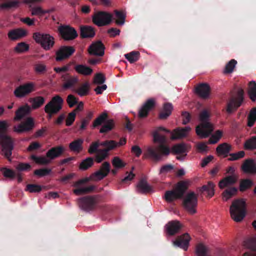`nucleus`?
I'll use <instances>...</instances> for the list:
<instances>
[{"label": "nucleus", "instance_id": "54", "mask_svg": "<svg viewBox=\"0 0 256 256\" xmlns=\"http://www.w3.org/2000/svg\"><path fill=\"white\" fill-rule=\"evenodd\" d=\"M114 13L116 18V24L120 26L123 25L125 22V14L122 12L118 10H115Z\"/></svg>", "mask_w": 256, "mask_h": 256}, {"label": "nucleus", "instance_id": "32", "mask_svg": "<svg viewBox=\"0 0 256 256\" xmlns=\"http://www.w3.org/2000/svg\"><path fill=\"white\" fill-rule=\"evenodd\" d=\"M214 184L212 182H208L207 184L202 186L200 188V191L201 193L206 192L207 196L212 198L214 194Z\"/></svg>", "mask_w": 256, "mask_h": 256}, {"label": "nucleus", "instance_id": "1", "mask_svg": "<svg viewBox=\"0 0 256 256\" xmlns=\"http://www.w3.org/2000/svg\"><path fill=\"white\" fill-rule=\"evenodd\" d=\"M164 132L171 133L170 130L162 126H160L153 132V138L154 142L159 144L158 146L149 147L143 156L144 158H150L154 161L160 160L162 156H168L170 153V149L168 146L165 145L166 142V138L162 134L161 132Z\"/></svg>", "mask_w": 256, "mask_h": 256}, {"label": "nucleus", "instance_id": "17", "mask_svg": "<svg viewBox=\"0 0 256 256\" xmlns=\"http://www.w3.org/2000/svg\"><path fill=\"white\" fill-rule=\"evenodd\" d=\"M34 126V123L33 118L28 117L26 121L20 123L16 127L14 126V130L18 133L27 132L32 130Z\"/></svg>", "mask_w": 256, "mask_h": 256}, {"label": "nucleus", "instance_id": "43", "mask_svg": "<svg viewBox=\"0 0 256 256\" xmlns=\"http://www.w3.org/2000/svg\"><path fill=\"white\" fill-rule=\"evenodd\" d=\"M248 94L252 102L256 100V82L254 81H251L249 83Z\"/></svg>", "mask_w": 256, "mask_h": 256}, {"label": "nucleus", "instance_id": "16", "mask_svg": "<svg viewBox=\"0 0 256 256\" xmlns=\"http://www.w3.org/2000/svg\"><path fill=\"white\" fill-rule=\"evenodd\" d=\"M156 102L154 98H149L142 106L139 110L138 116L140 118L148 116L149 112L154 108Z\"/></svg>", "mask_w": 256, "mask_h": 256}, {"label": "nucleus", "instance_id": "48", "mask_svg": "<svg viewBox=\"0 0 256 256\" xmlns=\"http://www.w3.org/2000/svg\"><path fill=\"white\" fill-rule=\"evenodd\" d=\"M124 56L130 63L132 64L139 59L140 52L138 51H132L125 54Z\"/></svg>", "mask_w": 256, "mask_h": 256}, {"label": "nucleus", "instance_id": "14", "mask_svg": "<svg viewBox=\"0 0 256 256\" xmlns=\"http://www.w3.org/2000/svg\"><path fill=\"white\" fill-rule=\"evenodd\" d=\"M61 80L62 82V88L65 90L74 88L79 82V78L78 76L72 75L68 72L62 75Z\"/></svg>", "mask_w": 256, "mask_h": 256}, {"label": "nucleus", "instance_id": "25", "mask_svg": "<svg viewBox=\"0 0 256 256\" xmlns=\"http://www.w3.org/2000/svg\"><path fill=\"white\" fill-rule=\"evenodd\" d=\"M191 128L190 126H186L183 128H177L174 130L172 132L171 139L176 140L184 138L186 136L188 132L190 130Z\"/></svg>", "mask_w": 256, "mask_h": 256}, {"label": "nucleus", "instance_id": "30", "mask_svg": "<svg viewBox=\"0 0 256 256\" xmlns=\"http://www.w3.org/2000/svg\"><path fill=\"white\" fill-rule=\"evenodd\" d=\"M173 106L172 104L167 102L164 104L162 111L159 114L161 120L166 119L172 114Z\"/></svg>", "mask_w": 256, "mask_h": 256}, {"label": "nucleus", "instance_id": "19", "mask_svg": "<svg viewBox=\"0 0 256 256\" xmlns=\"http://www.w3.org/2000/svg\"><path fill=\"white\" fill-rule=\"evenodd\" d=\"M241 168L246 174H256V162L252 158H248L244 160Z\"/></svg>", "mask_w": 256, "mask_h": 256}, {"label": "nucleus", "instance_id": "6", "mask_svg": "<svg viewBox=\"0 0 256 256\" xmlns=\"http://www.w3.org/2000/svg\"><path fill=\"white\" fill-rule=\"evenodd\" d=\"M32 38L45 50H50L55 44V38L48 34L36 32L33 34Z\"/></svg>", "mask_w": 256, "mask_h": 256}, {"label": "nucleus", "instance_id": "33", "mask_svg": "<svg viewBox=\"0 0 256 256\" xmlns=\"http://www.w3.org/2000/svg\"><path fill=\"white\" fill-rule=\"evenodd\" d=\"M74 69L77 73L84 76H89L92 72V70L90 67L81 64L76 65Z\"/></svg>", "mask_w": 256, "mask_h": 256}, {"label": "nucleus", "instance_id": "35", "mask_svg": "<svg viewBox=\"0 0 256 256\" xmlns=\"http://www.w3.org/2000/svg\"><path fill=\"white\" fill-rule=\"evenodd\" d=\"M236 181V180L234 176H228L220 181L218 183V186L220 188L222 189L225 187L235 184Z\"/></svg>", "mask_w": 256, "mask_h": 256}, {"label": "nucleus", "instance_id": "7", "mask_svg": "<svg viewBox=\"0 0 256 256\" xmlns=\"http://www.w3.org/2000/svg\"><path fill=\"white\" fill-rule=\"evenodd\" d=\"M244 100V92L242 88H239L235 95L231 96L227 103L226 111L228 114H231L236 111L242 105Z\"/></svg>", "mask_w": 256, "mask_h": 256}, {"label": "nucleus", "instance_id": "21", "mask_svg": "<svg viewBox=\"0 0 256 256\" xmlns=\"http://www.w3.org/2000/svg\"><path fill=\"white\" fill-rule=\"evenodd\" d=\"M190 238L188 234L186 233L184 234L178 236L174 242V244L180 247L184 250H186Z\"/></svg>", "mask_w": 256, "mask_h": 256}, {"label": "nucleus", "instance_id": "9", "mask_svg": "<svg viewBox=\"0 0 256 256\" xmlns=\"http://www.w3.org/2000/svg\"><path fill=\"white\" fill-rule=\"evenodd\" d=\"M98 202V198L96 196H86L80 198L78 200L80 208L86 212L94 210Z\"/></svg>", "mask_w": 256, "mask_h": 256}, {"label": "nucleus", "instance_id": "37", "mask_svg": "<svg viewBox=\"0 0 256 256\" xmlns=\"http://www.w3.org/2000/svg\"><path fill=\"white\" fill-rule=\"evenodd\" d=\"M101 146H104L103 148L108 153L110 150H113L118 147V142L114 140H106L100 142Z\"/></svg>", "mask_w": 256, "mask_h": 256}, {"label": "nucleus", "instance_id": "41", "mask_svg": "<svg viewBox=\"0 0 256 256\" xmlns=\"http://www.w3.org/2000/svg\"><path fill=\"white\" fill-rule=\"evenodd\" d=\"M238 192V189L235 187H231L226 188L222 192L223 200L225 201L228 200V199L236 194Z\"/></svg>", "mask_w": 256, "mask_h": 256}, {"label": "nucleus", "instance_id": "62", "mask_svg": "<svg viewBox=\"0 0 256 256\" xmlns=\"http://www.w3.org/2000/svg\"><path fill=\"white\" fill-rule=\"evenodd\" d=\"M229 156L230 158H228V160H236L244 158L245 156V152L243 150H241L236 153L230 154Z\"/></svg>", "mask_w": 256, "mask_h": 256}, {"label": "nucleus", "instance_id": "61", "mask_svg": "<svg viewBox=\"0 0 256 256\" xmlns=\"http://www.w3.org/2000/svg\"><path fill=\"white\" fill-rule=\"evenodd\" d=\"M42 190L40 186L36 184H28L26 185V190L30 192H39Z\"/></svg>", "mask_w": 256, "mask_h": 256}, {"label": "nucleus", "instance_id": "53", "mask_svg": "<svg viewBox=\"0 0 256 256\" xmlns=\"http://www.w3.org/2000/svg\"><path fill=\"white\" fill-rule=\"evenodd\" d=\"M186 151V144L184 143L176 144L172 148V152L174 154L185 153Z\"/></svg>", "mask_w": 256, "mask_h": 256}, {"label": "nucleus", "instance_id": "18", "mask_svg": "<svg viewBox=\"0 0 256 256\" xmlns=\"http://www.w3.org/2000/svg\"><path fill=\"white\" fill-rule=\"evenodd\" d=\"M104 46L101 41L93 42L88 48V51L90 55L102 56L104 54Z\"/></svg>", "mask_w": 256, "mask_h": 256}, {"label": "nucleus", "instance_id": "40", "mask_svg": "<svg viewBox=\"0 0 256 256\" xmlns=\"http://www.w3.org/2000/svg\"><path fill=\"white\" fill-rule=\"evenodd\" d=\"M94 164V159L92 157H88L82 160L79 166V168L82 170H86L92 167Z\"/></svg>", "mask_w": 256, "mask_h": 256}, {"label": "nucleus", "instance_id": "27", "mask_svg": "<svg viewBox=\"0 0 256 256\" xmlns=\"http://www.w3.org/2000/svg\"><path fill=\"white\" fill-rule=\"evenodd\" d=\"M30 112V106L26 104L23 106H20L16 112V116L14 120H20L25 116L28 115Z\"/></svg>", "mask_w": 256, "mask_h": 256}, {"label": "nucleus", "instance_id": "42", "mask_svg": "<svg viewBox=\"0 0 256 256\" xmlns=\"http://www.w3.org/2000/svg\"><path fill=\"white\" fill-rule=\"evenodd\" d=\"M108 114L106 112H104L101 114L93 122L92 127L96 128L104 123L108 120Z\"/></svg>", "mask_w": 256, "mask_h": 256}, {"label": "nucleus", "instance_id": "63", "mask_svg": "<svg viewBox=\"0 0 256 256\" xmlns=\"http://www.w3.org/2000/svg\"><path fill=\"white\" fill-rule=\"evenodd\" d=\"M29 46L24 42H20L17 44L14 48V50L18 52H22L28 50Z\"/></svg>", "mask_w": 256, "mask_h": 256}, {"label": "nucleus", "instance_id": "10", "mask_svg": "<svg viewBox=\"0 0 256 256\" xmlns=\"http://www.w3.org/2000/svg\"><path fill=\"white\" fill-rule=\"evenodd\" d=\"M198 196L194 192H188L183 199V206L184 208L190 214L196 213L198 206Z\"/></svg>", "mask_w": 256, "mask_h": 256}, {"label": "nucleus", "instance_id": "5", "mask_svg": "<svg viewBox=\"0 0 256 256\" xmlns=\"http://www.w3.org/2000/svg\"><path fill=\"white\" fill-rule=\"evenodd\" d=\"M110 164L108 162H104L101 166L100 169L93 173L90 178L81 179L75 182L74 186L78 187L80 185L87 182L90 178L92 180H101L106 177L110 172Z\"/></svg>", "mask_w": 256, "mask_h": 256}, {"label": "nucleus", "instance_id": "4", "mask_svg": "<svg viewBox=\"0 0 256 256\" xmlns=\"http://www.w3.org/2000/svg\"><path fill=\"white\" fill-rule=\"evenodd\" d=\"M246 202L242 199L236 200L232 202L230 207L232 218L236 222H241L246 214Z\"/></svg>", "mask_w": 256, "mask_h": 256}, {"label": "nucleus", "instance_id": "45", "mask_svg": "<svg viewBox=\"0 0 256 256\" xmlns=\"http://www.w3.org/2000/svg\"><path fill=\"white\" fill-rule=\"evenodd\" d=\"M31 159L33 160L36 163L41 165H47L50 163V160L46 156H38L35 155L31 156Z\"/></svg>", "mask_w": 256, "mask_h": 256}, {"label": "nucleus", "instance_id": "55", "mask_svg": "<svg viewBox=\"0 0 256 256\" xmlns=\"http://www.w3.org/2000/svg\"><path fill=\"white\" fill-rule=\"evenodd\" d=\"M112 164L114 168L118 169L122 168L126 165V164L118 156H114L112 160Z\"/></svg>", "mask_w": 256, "mask_h": 256}, {"label": "nucleus", "instance_id": "8", "mask_svg": "<svg viewBox=\"0 0 256 256\" xmlns=\"http://www.w3.org/2000/svg\"><path fill=\"white\" fill-rule=\"evenodd\" d=\"M63 99L58 95L52 98V100L45 106L44 112L48 114L50 118L58 114L62 108Z\"/></svg>", "mask_w": 256, "mask_h": 256}, {"label": "nucleus", "instance_id": "34", "mask_svg": "<svg viewBox=\"0 0 256 256\" xmlns=\"http://www.w3.org/2000/svg\"><path fill=\"white\" fill-rule=\"evenodd\" d=\"M151 190V186L148 184L146 181L144 179L140 180L137 184V190L138 193H148Z\"/></svg>", "mask_w": 256, "mask_h": 256}, {"label": "nucleus", "instance_id": "24", "mask_svg": "<svg viewBox=\"0 0 256 256\" xmlns=\"http://www.w3.org/2000/svg\"><path fill=\"white\" fill-rule=\"evenodd\" d=\"M181 227L182 226L180 222L176 220L170 222L166 226V232L170 236H172L178 233Z\"/></svg>", "mask_w": 256, "mask_h": 256}, {"label": "nucleus", "instance_id": "38", "mask_svg": "<svg viewBox=\"0 0 256 256\" xmlns=\"http://www.w3.org/2000/svg\"><path fill=\"white\" fill-rule=\"evenodd\" d=\"M246 150H253L256 149V136H252L246 140L244 144Z\"/></svg>", "mask_w": 256, "mask_h": 256}, {"label": "nucleus", "instance_id": "57", "mask_svg": "<svg viewBox=\"0 0 256 256\" xmlns=\"http://www.w3.org/2000/svg\"><path fill=\"white\" fill-rule=\"evenodd\" d=\"M237 62L234 59H232L225 66L224 72V74L232 73L236 66Z\"/></svg>", "mask_w": 256, "mask_h": 256}, {"label": "nucleus", "instance_id": "39", "mask_svg": "<svg viewBox=\"0 0 256 256\" xmlns=\"http://www.w3.org/2000/svg\"><path fill=\"white\" fill-rule=\"evenodd\" d=\"M115 124L112 119L108 120L100 130V133H107L114 127Z\"/></svg>", "mask_w": 256, "mask_h": 256}, {"label": "nucleus", "instance_id": "36", "mask_svg": "<svg viewBox=\"0 0 256 256\" xmlns=\"http://www.w3.org/2000/svg\"><path fill=\"white\" fill-rule=\"evenodd\" d=\"M45 98L42 96L30 98L29 102L32 104L33 109H37L42 106L45 102Z\"/></svg>", "mask_w": 256, "mask_h": 256}, {"label": "nucleus", "instance_id": "47", "mask_svg": "<svg viewBox=\"0 0 256 256\" xmlns=\"http://www.w3.org/2000/svg\"><path fill=\"white\" fill-rule=\"evenodd\" d=\"M164 198L168 202H172L174 200L181 198L176 190L166 191L165 193Z\"/></svg>", "mask_w": 256, "mask_h": 256}, {"label": "nucleus", "instance_id": "13", "mask_svg": "<svg viewBox=\"0 0 256 256\" xmlns=\"http://www.w3.org/2000/svg\"><path fill=\"white\" fill-rule=\"evenodd\" d=\"M58 32L62 38L65 40H73L78 36L76 30L69 25L60 26Z\"/></svg>", "mask_w": 256, "mask_h": 256}, {"label": "nucleus", "instance_id": "12", "mask_svg": "<svg viewBox=\"0 0 256 256\" xmlns=\"http://www.w3.org/2000/svg\"><path fill=\"white\" fill-rule=\"evenodd\" d=\"M112 18V16L111 14L104 11H100L94 14L92 21L96 26H102L110 24Z\"/></svg>", "mask_w": 256, "mask_h": 256}, {"label": "nucleus", "instance_id": "11", "mask_svg": "<svg viewBox=\"0 0 256 256\" xmlns=\"http://www.w3.org/2000/svg\"><path fill=\"white\" fill-rule=\"evenodd\" d=\"M36 84L32 82L20 84L14 91V96L18 98L26 97L36 90Z\"/></svg>", "mask_w": 256, "mask_h": 256}, {"label": "nucleus", "instance_id": "46", "mask_svg": "<svg viewBox=\"0 0 256 256\" xmlns=\"http://www.w3.org/2000/svg\"><path fill=\"white\" fill-rule=\"evenodd\" d=\"M196 256H208V249L202 244H198L196 246Z\"/></svg>", "mask_w": 256, "mask_h": 256}, {"label": "nucleus", "instance_id": "31", "mask_svg": "<svg viewBox=\"0 0 256 256\" xmlns=\"http://www.w3.org/2000/svg\"><path fill=\"white\" fill-rule=\"evenodd\" d=\"M90 84L88 82L82 84L81 86L74 90V92L80 96H84L89 94Z\"/></svg>", "mask_w": 256, "mask_h": 256}, {"label": "nucleus", "instance_id": "52", "mask_svg": "<svg viewBox=\"0 0 256 256\" xmlns=\"http://www.w3.org/2000/svg\"><path fill=\"white\" fill-rule=\"evenodd\" d=\"M108 154H109L106 152V150L100 149L95 156V160L96 162L100 163L104 160L108 156Z\"/></svg>", "mask_w": 256, "mask_h": 256}, {"label": "nucleus", "instance_id": "2", "mask_svg": "<svg viewBox=\"0 0 256 256\" xmlns=\"http://www.w3.org/2000/svg\"><path fill=\"white\" fill-rule=\"evenodd\" d=\"M8 125L6 121L0 122V144L2 147V152L4 156L10 160V157L14 148V144L10 137L4 134Z\"/></svg>", "mask_w": 256, "mask_h": 256}, {"label": "nucleus", "instance_id": "20", "mask_svg": "<svg viewBox=\"0 0 256 256\" xmlns=\"http://www.w3.org/2000/svg\"><path fill=\"white\" fill-rule=\"evenodd\" d=\"M210 91V86L206 83L200 84L195 88L196 93L200 97L204 99L208 98Z\"/></svg>", "mask_w": 256, "mask_h": 256}, {"label": "nucleus", "instance_id": "44", "mask_svg": "<svg viewBox=\"0 0 256 256\" xmlns=\"http://www.w3.org/2000/svg\"><path fill=\"white\" fill-rule=\"evenodd\" d=\"M187 189L188 186L186 182L182 181L178 183L175 190L178 194L179 197H180L182 198L184 197V194Z\"/></svg>", "mask_w": 256, "mask_h": 256}, {"label": "nucleus", "instance_id": "22", "mask_svg": "<svg viewBox=\"0 0 256 256\" xmlns=\"http://www.w3.org/2000/svg\"><path fill=\"white\" fill-rule=\"evenodd\" d=\"M26 30L22 28L10 30L8 34V38L12 40H18L26 36Z\"/></svg>", "mask_w": 256, "mask_h": 256}, {"label": "nucleus", "instance_id": "59", "mask_svg": "<svg viewBox=\"0 0 256 256\" xmlns=\"http://www.w3.org/2000/svg\"><path fill=\"white\" fill-rule=\"evenodd\" d=\"M20 2L18 0H14L3 3L0 4V9H10L12 8H16L18 6Z\"/></svg>", "mask_w": 256, "mask_h": 256}, {"label": "nucleus", "instance_id": "50", "mask_svg": "<svg viewBox=\"0 0 256 256\" xmlns=\"http://www.w3.org/2000/svg\"><path fill=\"white\" fill-rule=\"evenodd\" d=\"M31 14L32 16H42L45 14L48 13L49 10H44L40 6H34L30 8Z\"/></svg>", "mask_w": 256, "mask_h": 256}, {"label": "nucleus", "instance_id": "26", "mask_svg": "<svg viewBox=\"0 0 256 256\" xmlns=\"http://www.w3.org/2000/svg\"><path fill=\"white\" fill-rule=\"evenodd\" d=\"M232 150V146L228 143L224 142L219 144L216 148V152L218 156H223L226 157Z\"/></svg>", "mask_w": 256, "mask_h": 256}, {"label": "nucleus", "instance_id": "3", "mask_svg": "<svg viewBox=\"0 0 256 256\" xmlns=\"http://www.w3.org/2000/svg\"><path fill=\"white\" fill-rule=\"evenodd\" d=\"M210 114L206 110L202 112L200 114V123L196 126V132L201 138L208 137L214 130L211 123L208 122Z\"/></svg>", "mask_w": 256, "mask_h": 256}, {"label": "nucleus", "instance_id": "23", "mask_svg": "<svg viewBox=\"0 0 256 256\" xmlns=\"http://www.w3.org/2000/svg\"><path fill=\"white\" fill-rule=\"evenodd\" d=\"M64 148L62 146H54L50 149L46 153V156L51 161L60 156L64 152Z\"/></svg>", "mask_w": 256, "mask_h": 256}, {"label": "nucleus", "instance_id": "49", "mask_svg": "<svg viewBox=\"0 0 256 256\" xmlns=\"http://www.w3.org/2000/svg\"><path fill=\"white\" fill-rule=\"evenodd\" d=\"M253 184V182L250 179L242 180L240 184V192H244L251 188Z\"/></svg>", "mask_w": 256, "mask_h": 256}, {"label": "nucleus", "instance_id": "28", "mask_svg": "<svg viewBox=\"0 0 256 256\" xmlns=\"http://www.w3.org/2000/svg\"><path fill=\"white\" fill-rule=\"evenodd\" d=\"M84 140L82 138H78L69 144V148L72 152L79 153L83 149Z\"/></svg>", "mask_w": 256, "mask_h": 256}, {"label": "nucleus", "instance_id": "51", "mask_svg": "<svg viewBox=\"0 0 256 256\" xmlns=\"http://www.w3.org/2000/svg\"><path fill=\"white\" fill-rule=\"evenodd\" d=\"M94 188V186H90L86 188H82L75 189L74 190V192L76 195L79 196L92 192Z\"/></svg>", "mask_w": 256, "mask_h": 256}, {"label": "nucleus", "instance_id": "56", "mask_svg": "<svg viewBox=\"0 0 256 256\" xmlns=\"http://www.w3.org/2000/svg\"><path fill=\"white\" fill-rule=\"evenodd\" d=\"M222 132L220 130H216L215 133L211 136L208 142L210 144L217 143L222 136Z\"/></svg>", "mask_w": 256, "mask_h": 256}, {"label": "nucleus", "instance_id": "29", "mask_svg": "<svg viewBox=\"0 0 256 256\" xmlns=\"http://www.w3.org/2000/svg\"><path fill=\"white\" fill-rule=\"evenodd\" d=\"M80 35L82 38H93L95 35L94 29L88 26H81Z\"/></svg>", "mask_w": 256, "mask_h": 256}, {"label": "nucleus", "instance_id": "64", "mask_svg": "<svg viewBox=\"0 0 256 256\" xmlns=\"http://www.w3.org/2000/svg\"><path fill=\"white\" fill-rule=\"evenodd\" d=\"M78 98L72 94H69L66 98V102L70 108H72L78 103Z\"/></svg>", "mask_w": 256, "mask_h": 256}, {"label": "nucleus", "instance_id": "58", "mask_svg": "<svg viewBox=\"0 0 256 256\" xmlns=\"http://www.w3.org/2000/svg\"><path fill=\"white\" fill-rule=\"evenodd\" d=\"M100 146L101 145L99 140L92 142L88 149V152L90 154L97 153L100 150L98 149Z\"/></svg>", "mask_w": 256, "mask_h": 256}, {"label": "nucleus", "instance_id": "60", "mask_svg": "<svg viewBox=\"0 0 256 256\" xmlns=\"http://www.w3.org/2000/svg\"><path fill=\"white\" fill-rule=\"evenodd\" d=\"M1 172L6 178L14 179L16 176V174L10 168H2Z\"/></svg>", "mask_w": 256, "mask_h": 256}, {"label": "nucleus", "instance_id": "15", "mask_svg": "<svg viewBox=\"0 0 256 256\" xmlns=\"http://www.w3.org/2000/svg\"><path fill=\"white\" fill-rule=\"evenodd\" d=\"M75 52L72 46H62L56 52V60L57 62L62 61L69 58Z\"/></svg>", "mask_w": 256, "mask_h": 256}]
</instances>
